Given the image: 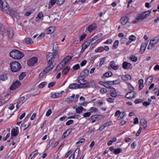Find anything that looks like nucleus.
I'll list each match as a JSON object with an SVG mask.
<instances>
[{
    "label": "nucleus",
    "mask_w": 159,
    "mask_h": 159,
    "mask_svg": "<svg viewBox=\"0 0 159 159\" xmlns=\"http://www.w3.org/2000/svg\"><path fill=\"white\" fill-rule=\"evenodd\" d=\"M49 57H48V59H47L48 66L41 71L39 75V78L42 77L44 75L47 73L52 69L55 66V64L50 60L51 58Z\"/></svg>",
    "instance_id": "nucleus-1"
},
{
    "label": "nucleus",
    "mask_w": 159,
    "mask_h": 159,
    "mask_svg": "<svg viewBox=\"0 0 159 159\" xmlns=\"http://www.w3.org/2000/svg\"><path fill=\"white\" fill-rule=\"evenodd\" d=\"M10 56L15 59H20L24 56V53L17 50L13 49L9 53Z\"/></svg>",
    "instance_id": "nucleus-2"
},
{
    "label": "nucleus",
    "mask_w": 159,
    "mask_h": 159,
    "mask_svg": "<svg viewBox=\"0 0 159 159\" xmlns=\"http://www.w3.org/2000/svg\"><path fill=\"white\" fill-rule=\"evenodd\" d=\"M53 45V53L50 52H48L46 56V58L47 59H48V57H49V58H51L50 60L53 62L54 59L56 58V56L57 53V50L58 47L57 46V44L56 42L54 43Z\"/></svg>",
    "instance_id": "nucleus-3"
},
{
    "label": "nucleus",
    "mask_w": 159,
    "mask_h": 159,
    "mask_svg": "<svg viewBox=\"0 0 159 159\" xmlns=\"http://www.w3.org/2000/svg\"><path fill=\"white\" fill-rule=\"evenodd\" d=\"M10 69L12 72H16L19 71L22 66L20 63L17 61H13L10 63Z\"/></svg>",
    "instance_id": "nucleus-4"
},
{
    "label": "nucleus",
    "mask_w": 159,
    "mask_h": 159,
    "mask_svg": "<svg viewBox=\"0 0 159 159\" xmlns=\"http://www.w3.org/2000/svg\"><path fill=\"white\" fill-rule=\"evenodd\" d=\"M151 13V11L149 10L142 12L139 14H138L136 15V20H143L147 18Z\"/></svg>",
    "instance_id": "nucleus-5"
},
{
    "label": "nucleus",
    "mask_w": 159,
    "mask_h": 159,
    "mask_svg": "<svg viewBox=\"0 0 159 159\" xmlns=\"http://www.w3.org/2000/svg\"><path fill=\"white\" fill-rule=\"evenodd\" d=\"M85 78H82V79H78V82L80 84V88L87 89L90 87V86L89 83H87L86 80H84Z\"/></svg>",
    "instance_id": "nucleus-6"
},
{
    "label": "nucleus",
    "mask_w": 159,
    "mask_h": 159,
    "mask_svg": "<svg viewBox=\"0 0 159 159\" xmlns=\"http://www.w3.org/2000/svg\"><path fill=\"white\" fill-rule=\"evenodd\" d=\"M10 15L12 17L14 20V17H15L18 20H19L20 19L19 14L16 11L14 8H12L11 9V12Z\"/></svg>",
    "instance_id": "nucleus-7"
},
{
    "label": "nucleus",
    "mask_w": 159,
    "mask_h": 159,
    "mask_svg": "<svg viewBox=\"0 0 159 159\" xmlns=\"http://www.w3.org/2000/svg\"><path fill=\"white\" fill-rule=\"evenodd\" d=\"M38 61L37 57H34L30 58L27 62V65L29 66H33Z\"/></svg>",
    "instance_id": "nucleus-8"
},
{
    "label": "nucleus",
    "mask_w": 159,
    "mask_h": 159,
    "mask_svg": "<svg viewBox=\"0 0 159 159\" xmlns=\"http://www.w3.org/2000/svg\"><path fill=\"white\" fill-rule=\"evenodd\" d=\"M20 85L21 83L20 81L19 80H16L13 83L10 87V89L11 90H14L20 86Z\"/></svg>",
    "instance_id": "nucleus-9"
},
{
    "label": "nucleus",
    "mask_w": 159,
    "mask_h": 159,
    "mask_svg": "<svg viewBox=\"0 0 159 159\" xmlns=\"http://www.w3.org/2000/svg\"><path fill=\"white\" fill-rule=\"evenodd\" d=\"M136 93L134 91H131L125 95V97L127 99H131L135 97Z\"/></svg>",
    "instance_id": "nucleus-10"
},
{
    "label": "nucleus",
    "mask_w": 159,
    "mask_h": 159,
    "mask_svg": "<svg viewBox=\"0 0 159 159\" xmlns=\"http://www.w3.org/2000/svg\"><path fill=\"white\" fill-rule=\"evenodd\" d=\"M148 43V41H147L146 42L144 43L141 44L140 50V52L141 53H143L144 52L146 49Z\"/></svg>",
    "instance_id": "nucleus-11"
},
{
    "label": "nucleus",
    "mask_w": 159,
    "mask_h": 159,
    "mask_svg": "<svg viewBox=\"0 0 159 159\" xmlns=\"http://www.w3.org/2000/svg\"><path fill=\"white\" fill-rule=\"evenodd\" d=\"M89 73V71L88 70L85 69L83 70L80 73L81 77L85 78L88 75Z\"/></svg>",
    "instance_id": "nucleus-12"
},
{
    "label": "nucleus",
    "mask_w": 159,
    "mask_h": 159,
    "mask_svg": "<svg viewBox=\"0 0 159 159\" xmlns=\"http://www.w3.org/2000/svg\"><path fill=\"white\" fill-rule=\"evenodd\" d=\"M80 85L76 83H73L70 84L69 88L71 89H80Z\"/></svg>",
    "instance_id": "nucleus-13"
},
{
    "label": "nucleus",
    "mask_w": 159,
    "mask_h": 159,
    "mask_svg": "<svg viewBox=\"0 0 159 159\" xmlns=\"http://www.w3.org/2000/svg\"><path fill=\"white\" fill-rule=\"evenodd\" d=\"M4 11L6 13L9 15H10L11 12V10L9 9V6L7 3H6L5 6L3 7V11Z\"/></svg>",
    "instance_id": "nucleus-14"
},
{
    "label": "nucleus",
    "mask_w": 159,
    "mask_h": 159,
    "mask_svg": "<svg viewBox=\"0 0 159 159\" xmlns=\"http://www.w3.org/2000/svg\"><path fill=\"white\" fill-rule=\"evenodd\" d=\"M129 18L128 17H122L120 20L121 23L123 25H125L128 22Z\"/></svg>",
    "instance_id": "nucleus-15"
},
{
    "label": "nucleus",
    "mask_w": 159,
    "mask_h": 159,
    "mask_svg": "<svg viewBox=\"0 0 159 159\" xmlns=\"http://www.w3.org/2000/svg\"><path fill=\"white\" fill-rule=\"evenodd\" d=\"M7 34L9 38H11L14 35V33L12 30L10 28H8L7 29Z\"/></svg>",
    "instance_id": "nucleus-16"
},
{
    "label": "nucleus",
    "mask_w": 159,
    "mask_h": 159,
    "mask_svg": "<svg viewBox=\"0 0 159 159\" xmlns=\"http://www.w3.org/2000/svg\"><path fill=\"white\" fill-rule=\"evenodd\" d=\"M97 27L96 25L95 24H93L92 25H89L88 27L87 30L90 32L95 29Z\"/></svg>",
    "instance_id": "nucleus-17"
},
{
    "label": "nucleus",
    "mask_w": 159,
    "mask_h": 159,
    "mask_svg": "<svg viewBox=\"0 0 159 159\" xmlns=\"http://www.w3.org/2000/svg\"><path fill=\"white\" fill-rule=\"evenodd\" d=\"M112 75V73L110 71L106 72L102 77V78L104 79L108 77H110Z\"/></svg>",
    "instance_id": "nucleus-18"
},
{
    "label": "nucleus",
    "mask_w": 159,
    "mask_h": 159,
    "mask_svg": "<svg viewBox=\"0 0 159 159\" xmlns=\"http://www.w3.org/2000/svg\"><path fill=\"white\" fill-rule=\"evenodd\" d=\"M115 62L114 61H111L110 64V66L114 70H116L118 68V66L117 65L115 66Z\"/></svg>",
    "instance_id": "nucleus-19"
},
{
    "label": "nucleus",
    "mask_w": 159,
    "mask_h": 159,
    "mask_svg": "<svg viewBox=\"0 0 159 159\" xmlns=\"http://www.w3.org/2000/svg\"><path fill=\"white\" fill-rule=\"evenodd\" d=\"M19 133V131L16 130L15 128H13L11 131V136L16 137Z\"/></svg>",
    "instance_id": "nucleus-20"
},
{
    "label": "nucleus",
    "mask_w": 159,
    "mask_h": 159,
    "mask_svg": "<svg viewBox=\"0 0 159 159\" xmlns=\"http://www.w3.org/2000/svg\"><path fill=\"white\" fill-rule=\"evenodd\" d=\"M147 122L144 119H141L140 120V124L142 126H143V128L145 129L147 127Z\"/></svg>",
    "instance_id": "nucleus-21"
},
{
    "label": "nucleus",
    "mask_w": 159,
    "mask_h": 159,
    "mask_svg": "<svg viewBox=\"0 0 159 159\" xmlns=\"http://www.w3.org/2000/svg\"><path fill=\"white\" fill-rule=\"evenodd\" d=\"M6 3H7L4 0H0V10L3 11V7L5 6Z\"/></svg>",
    "instance_id": "nucleus-22"
},
{
    "label": "nucleus",
    "mask_w": 159,
    "mask_h": 159,
    "mask_svg": "<svg viewBox=\"0 0 159 159\" xmlns=\"http://www.w3.org/2000/svg\"><path fill=\"white\" fill-rule=\"evenodd\" d=\"M84 110L85 111L86 110V109H84L82 106L78 107L76 109V113L80 114Z\"/></svg>",
    "instance_id": "nucleus-23"
},
{
    "label": "nucleus",
    "mask_w": 159,
    "mask_h": 159,
    "mask_svg": "<svg viewBox=\"0 0 159 159\" xmlns=\"http://www.w3.org/2000/svg\"><path fill=\"white\" fill-rule=\"evenodd\" d=\"M0 34L2 36H4V34L5 33V29L4 26L3 25H1L0 27Z\"/></svg>",
    "instance_id": "nucleus-24"
},
{
    "label": "nucleus",
    "mask_w": 159,
    "mask_h": 159,
    "mask_svg": "<svg viewBox=\"0 0 159 159\" xmlns=\"http://www.w3.org/2000/svg\"><path fill=\"white\" fill-rule=\"evenodd\" d=\"M98 115H96L92 116L91 117V119L92 120V123H94L96 120H98Z\"/></svg>",
    "instance_id": "nucleus-25"
},
{
    "label": "nucleus",
    "mask_w": 159,
    "mask_h": 159,
    "mask_svg": "<svg viewBox=\"0 0 159 159\" xmlns=\"http://www.w3.org/2000/svg\"><path fill=\"white\" fill-rule=\"evenodd\" d=\"M91 41L88 40L85 42L82 45V46L84 48H87L90 45Z\"/></svg>",
    "instance_id": "nucleus-26"
},
{
    "label": "nucleus",
    "mask_w": 159,
    "mask_h": 159,
    "mask_svg": "<svg viewBox=\"0 0 159 159\" xmlns=\"http://www.w3.org/2000/svg\"><path fill=\"white\" fill-rule=\"evenodd\" d=\"M7 75L6 74L0 75V80H1L5 81L7 79Z\"/></svg>",
    "instance_id": "nucleus-27"
},
{
    "label": "nucleus",
    "mask_w": 159,
    "mask_h": 159,
    "mask_svg": "<svg viewBox=\"0 0 159 159\" xmlns=\"http://www.w3.org/2000/svg\"><path fill=\"white\" fill-rule=\"evenodd\" d=\"M70 67L69 66H67L62 70V73L65 75H66L70 70Z\"/></svg>",
    "instance_id": "nucleus-28"
},
{
    "label": "nucleus",
    "mask_w": 159,
    "mask_h": 159,
    "mask_svg": "<svg viewBox=\"0 0 159 159\" xmlns=\"http://www.w3.org/2000/svg\"><path fill=\"white\" fill-rule=\"evenodd\" d=\"M26 73L25 72H21L19 76V79L20 80H22L24 77L26 76Z\"/></svg>",
    "instance_id": "nucleus-29"
},
{
    "label": "nucleus",
    "mask_w": 159,
    "mask_h": 159,
    "mask_svg": "<svg viewBox=\"0 0 159 159\" xmlns=\"http://www.w3.org/2000/svg\"><path fill=\"white\" fill-rule=\"evenodd\" d=\"M104 51V48L102 47H100L95 49V52L96 53L98 52H103Z\"/></svg>",
    "instance_id": "nucleus-30"
},
{
    "label": "nucleus",
    "mask_w": 159,
    "mask_h": 159,
    "mask_svg": "<svg viewBox=\"0 0 159 159\" xmlns=\"http://www.w3.org/2000/svg\"><path fill=\"white\" fill-rule=\"evenodd\" d=\"M25 41L27 44H32L33 43V41L30 38H28L25 39Z\"/></svg>",
    "instance_id": "nucleus-31"
},
{
    "label": "nucleus",
    "mask_w": 159,
    "mask_h": 159,
    "mask_svg": "<svg viewBox=\"0 0 159 159\" xmlns=\"http://www.w3.org/2000/svg\"><path fill=\"white\" fill-rule=\"evenodd\" d=\"M51 97L54 98L61 97V94H59V93H56L54 94L52 93Z\"/></svg>",
    "instance_id": "nucleus-32"
},
{
    "label": "nucleus",
    "mask_w": 159,
    "mask_h": 159,
    "mask_svg": "<svg viewBox=\"0 0 159 159\" xmlns=\"http://www.w3.org/2000/svg\"><path fill=\"white\" fill-rule=\"evenodd\" d=\"M89 111H90V112H91V113H95L98 111V109L94 107H90Z\"/></svg>",
    "instance_id": "nucleus-33"
},
{
    "label": "nucleus",
    "mask_w": 159,
    "mask_h": 159,
    "mask_svg": "<svg viewBox=\"0 0 159 159\" xmlns=\"http://www.w3.org/2000/svg\"><path fill=\"white\" fill-rule=\"evenodd\" d=\"M122 151V149L120 148H117L116 149L114 150L113 153L115 154H118L121 152Z\"/></svg>",
    "instance_id": "nucleus-34"
},
{
    "label": "nucleus",
    "mask_w": 159,
    "mask_h": 159,
    "mask_svg": "<svg viewBox=\"0 0 159 159\" xmlns=\"http://www.w3.org/2000/svg\"><path fill=\"white\" fill-rule=\"evenodd\" d=\"M119 44V41L118 40H116L115 42H114L113 45L112 46V49H116Z\"/></svg>",
    "instance_id": "nucleus-35"
},
{
    "label": "nucleus",
    "mask_w": 159,
    "mask_h": 159,
    "mask_svg": "<svg viewBox=\"0 0 159 159\" xmlns=\"http://www.w3.org/2000/svg\"><path fill=\"white\" fill-rule=\"evenodd\" d=\"M128 64H129L130 65H131V64L129 63H128L125 61L123 62L122 65L123 68L125 70L127 69Z\"/></svg>",
    "instance_id": "nucleus-36"
},
{
    "label": "nucleus",
    "mask_w": 159,
    "mask_h": 159,
    "mask_svg": "<svg viewBox=\"0 0 159 159\" xmlns=\"http://www.w3.org/2000/svg\"><path fill=\"white\" fill-rule=\"evenodd\" d=\"M99 38V37H98V35H97L95 36L90 41H91V42H92L94 40H95V42H94L93 43H91V45H93L96 42L98 41V40Z\"/></svg>",
    "instance_id": "nucleus-37"
},
{
    "label": "nucleus",
    "mask_w": 159,
    "mask_h": 159,
    "mask_svg": "<svg viewBox=\"0 0 159 159\" xmlns=\"http://www.w3.org/2000/svg\"><path fill=\"white\" fill-rule=\"evenodd\" d=\"M38 153V151H35L32 152L30 155L28 159H31L35 155Z\"/></svg>",
    "instance_id": "nucleus-38"
},
{
    "label": "nucleus",
    "mask_w": 159,
    "mask_h": 159,
    "mask_svg": "<svg viewBox=\"0 0 159 159\" xmlns=\"http://www.w3.org/2000/svg\"><path fill=\"white\" fill-rule=\"evenodd\" d=\"M72 58V57L71 56H68L64 58L63 60L67 63Z\"/></svg>",
    "instance_id": "nucleus-39"
},
{
    "label": "nucleus",
    "mask_w": 159,
    "mask_h": 159,
    "mask_svg": "<svg viewBox=\"0 0 159 159\" xmlns=\"http://www.w3.org/2000/svg\"><path fill=\"white\" fill-rule=\"evenodd\" d=\"M80 151V148H77L75 151L74 154L73 155H71L69 157V159H71V158L72 159H74V156H75V153L77 152V153H78V155L79 152Z\"/></svg>",
    "instance_id": "nucleus-40"
},
{
    "label": "nucleus",
    "mask_w": 159,
    "mask_h": 159,
    "mask_svg": "<svg viewBox=\"0 0 159 159\" xmlns=\"http://www.w3.org/2000/svg\"><path fill=\"white\" fill-rule=\"evenodd\" d=\"M80 117V116L79 115H75L73 116H69L68 117V119H75L76 118L77 119H78Z\"/></svg>",
    "instance_id": "nucleus-41"
},
{
    "label": "nucleus",
    "mask_w": 159,
    "mask_h": 159,
    "mask_svg": "<svg viewBox=\"0 0 159 159\" xmlns=\"http://www.w3.org/2000/svg\"><path fill=\"white\" fill-rule=\"evenodd\" d=\"M86 36V34L84 33L82 35H81L80 38L79 40L80 41H82L83 39L85 38Z\"/></svg>",
    "instance_id": "nucleus-42"
},
{
    "label": "nucleus",
    "mask_w": 159,
    "mask_h": 159,
    "mask_svg": "<svg viewBox=\"0 0 159 159\" xmlns=\"http://www.w3.org/2000/svg\"><path fill=\"white\" fill-rule=\"evenodd\" d=\"M129 39L131 41H134L136 40V37L134 35H132L129 37Z\"/></svg>",
    "instance_id": "nucleus-43"
},
{
    "label": "nucleus",
    "mask_w": 159,
    "mask_h": 159,
    "mask_svg": "<svg viewBox=\"0 0 159 159\" xmlns=\"http://www.w3.org/2000/svg\"><path fill=\"white\" fill-rule=\"evenodd\" d=\"M91 112H88L84 113L83 114V116L84 117L86 118L90 116L91 115Z\"/></svg>",
    "instance_id": "nucleus-44"
},
{
    "label": "nucleus",
    "mask_w": 159,
    "mask_h": 159,
    "mask_svg": "<svg viewBox=\"0 0 159 159\" xmlns=\"http://www.w3.org/2000/svg\"><path fill=\"white\" fill-rule=\"evenodd\" d=\"M105 59H106L105 57H104L102 58V59H101L100 61V63H99V64L100 66H101L104 63L105 61Z\"/></svg>",
    "instance_id": "nucleus-45"
},
{
    "label": "nucleus",
    "mask_w": 159,
    "mask_h": 159,
    "mask_svg": "<svg viewBox=\"0 0 159 159\" xmlns=\"http://www.w3.org/2000/svg\"><path fill=\"white\" fill-rule=\"evenodd\" d=\"M52 113V111L51 109H49L47 112L46 114V116L47 117L49 116Z\"/></svg>",
    "instance_id": "nucleus-46"
},
{
    "label": "nucleus",
    "mask_w": 159,
    "mask_h": 159,
    "mask_svg": "<svg viewBox=\"0 0 159 159\" xmlns=\"http://www.w3.org/2000/svg\"><path fill=\"white\" fill-rule=\"evenodd\" d=\"M130 59L131 61L134 62H136L137 60V57H135L134 56H132L130 57Z\"/></svg>",
    "instance_id": "nucleus-47"
},
{
    "label": "nucleus",
    "mask_w": 159,
    "mask_h": 159,
    "mask_svg": "<svg viewBox=\"0 0 159 159\" xmlns=\"http://www.w3.org/2000/svg\"><path fill=\"white\" fill-rule=\"evenodd\" d=\"M64 1L65 0H57V3L59 6H60L63 4Z\"/></svg>",
    "instance_id": "nucleus-48"
},
{
    "label": "nucleus",
    "mask_w": 159,
    "mask_h": 159,
    "mask_svg": "<svg viewBox=\"0 0 159 159\" xmlns=\"http://www.w3.org/2000/svg\"><path fill=\"white\" fill-rule=\"evenodd\" d=\"M152 79H153V76H152L151 75V76H149L147 79V81H148V83L149 84H150L152 82Z\"/></svg>",
    "instance_id": "nucleus-49"
},
{
    "label": "nucleus",
    "mask_w": 159,
    "mask_h": 159,
    "mask_svg": "<svg viewBox=\"0 0 159 159\" xmlns=\"http://www.w3.org/2000/svg\"><path fill=\"white\" fill-rule=\"evenodd\" d=\"M104 84L105 85L104 86H105V87H106L108 89H110V88H111V87L109 84V83H108V82L106 81Z\"/></svg>",
    "instance_id": "nucleus-50"
},
{
    "label": "nucleus",
    "mask_w": 159,
    "mask_h": 159,
    "mask_svg": "<svg viewBox=\"0 0 159 159\" xmlns=\"http://www.w3.org/2000/svg\"><path fill=\"white\" fill-rule=\"evenodd\" d=\"M48 30L49 34L52 33L54 31V29L52 27H49Z\"/></svg>",
    "instance_id": "nucleus-51"
},
{
    "label": "nucleus",
    "mask_w": 159,
    "mask_h": 159,
    "mask_svg": "<svg viewBox=\"0 0 159 159\" xmlns=\"http://www.w3.org/2000/svg\"><path fill=\"white\" fill-rule=\"evenodd\" d=\"M46 82H42L39 85V87L40 88H43L44 87V86L46 85Z\"/></svg>",
    "instance_id": "nucleus-52"
},
{
    "label": "nucleus",
    "mask_w": 159,
    "mask_h": 159,
    "mask_svg": "<svg viewBox=\"0 0 159 159\" xmlns=\"http://www.w3.org/2000/svg\"><path fill=\"white\" fill-rule=\"evenodd\" d=\"M80 68V65L79 64H77L74 66L73 67V69L74 70H77Z\"/></svg>",
    "instance_id": "nucleus-53"
},
{
    "label": "nucleus",
    "mask_w": 159,
    "mask_h": 159,
    "mask_svg": "<svg viewBox=\"0 0 159 159\" xmlns=\"http://www.w3.org/2000/svg\"><path fill=\"white\" fill-rule=\"evenodd\" d=\"M74 121L73 120H68L66 123V125H69L73 123Z\"/></svg>",
    "instance_id": "nucleus-54"
},
{
    "label": "nucleus",
    "mask_w": 159,
    "mask_h": 159,
    "mask_svg": "<svg viewBox=\"0 0 159 159\" xmlns=\"http://www.w3.org/2000/svg\"><path fill=\"white\" fill-rule=\"evenodd\" d=\"M25 98L24 96L22 97L19 98L18 99V101L17 102V104H20L21 102L25 99Z\"/></svg>",
    "instance_id": "nucleus-55"
},
{
    "label": "nucleus",
    "mask_w": 159,
    "mask_h": 159,
    "mask_svg": "<svg viewBox=\"0 0 159 159\" xmlns=\"http://www.w3.org/2000/svg\"><path fill=\"white\" fill-rule=\"evenodd\" d=\"M158 43V41L157 40L156 41V42H151V40L150 42V43L149 45L152 46H153L155 44H157Z\"/></svg>",
    "instance_id": "nucleus-56"
},
{
    "label": "nucleus",
    "mask_w": 159,
    "mask_h": 159,
    "mask_svg": "<svg viewBox=\"0 0 159 159\" xmlns=\"http://www.w3.org/2000/svg\"><path fill=\"white\" fill-rule=\"evenodd\" d=\"M111 96L113 97H116L117 96V94L115 91L112 92H111L110 94Z\"/></svg>",
    "instance_id": "nucleus-57"
},
{
    "label": "nucleus",
    "mask_w": 159,
    "mask_h": 159,
    "mask_svg": "<svg viewBox=\"0 0 159 159\" xmlns=\"http://www.w3.org/2000/svg\"><path fill=\"white\" fill-rule=\"evenodd\" d=\"M72 152V151L70 150L65 155V157H67Z\"/></svg>",
    "instance_id": "nucleus-58"
},
{
    "label": "nucleus",
    "mask_w": 159,
    "mask_h": 159,
    "mask_svg": "<svg viewBox=\"0 0 159 159\" xmlns=\"http://www.w3.org/2000/svg\"><path fill=\"white\" fill-rule=\"evenodd\" d=\"M143 101V100H142V99H137L135 100L134 101V102L135 104H138L139 103H141Z\"/></svg>",
    "instance_id": "nucleus-59"
},
{
    "label": "nucleus",
    "mask_w": 159,
    "mask_h": 159,
    "mask_svg": "<svg viewBox=\"0 0 159 159\" xmlns=\"http://www.w3.org/2000/svg\"><path fill=\"white\" fill-rule=\"evenodd\" d=\"M112 41L111 39H109L107 40V41L104 43V44H111L112 43Z\"/></svg>",
    "instance_id": "nucleus-60"
},
{
    "label": "nucleus",
    "mask_w": 159,
    "mask_h": 159,
    "mask_svg": "<svg viewBox=\"0 0 159 159\" xmlns=\"http://www.w3.org/2000/svg\"><path fill=\"white\" fill-rule=\"evenodd\" d=\"M107 101L110 103H113L114 102V98H110L107 99Z\"/></svg>",
    "instance_id": "nucleus-61"
},
{
    "label": "nucleus",
    "mask_w": 159,
    "mask_h": 159,
    "mask_svg": "<svg viewBox=\"0 0 159 159\" xmlns=\"http://www.w3.org/2000/svg\"><path fill=\"white\" fill-rule=\"evenodd\" d=\"M85 141V139H84L82 138L81 139H80L79 141L76 142V144H78L80 143H82L84 142Z\"/></svg>",
    "instance_id": "nucleus-62"
},
{
    "label": "nucleus",
    "mask_w": 159,
    "mask_h": 159,
    "mask_svg": "<svg viewBox=\"0 0 159 159\" xmlns=\"http://www.w3.org/2000/svg\"><path fill=\"white\" fill-rule=\"evenodd\" d=\"M112 122V121H109L105 123L103 125L105 127L108 126H110L111 125Z\"/></svg>",
    "instance_id": "nucleus-63"
},
{
    "label": "nucleus",
    "mask_w": 159,
    "mask_h": 159,
    "mask_svg": "<svg viewBox=\"0 0 159 159\" xmlns=\"http://www.w3.org/2000/svg\"><path fill=\"white\" fill-rule=\"evenodd\" d=\"M67 63L63 60V61L60 63V64L62 66L61 67H63L65 66Z\"/></svg>",
    "instance_id": "nucleus-64"
}]
</instances>
